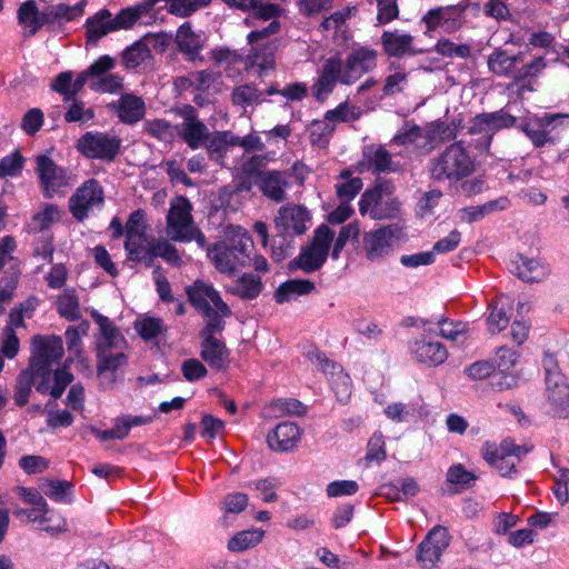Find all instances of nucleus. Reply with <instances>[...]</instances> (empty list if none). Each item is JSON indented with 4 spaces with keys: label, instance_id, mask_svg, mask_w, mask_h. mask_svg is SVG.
<instances>
[{
    "label": "nucleus",
    "instance_id": "obj_50",
    "mask_svg": "<svg viewBox=\"0 0 569 569\" xmlns=\"http://www.w3.org/2000/svg\"><path fill=\"white\" fill-rule=\"evenodd\" d=\"M134 329L144 341H150L161 335L166 327L162 319L146 317L134 322Z\"/></svg>",
    "mask_w": 569,
    "mask_h": 569
},
{
    "label": "nucleus",
    "instance_id": "obj_49",
    "mask_svg": "<svg viewBox=\"0 0 569 569\" xmlns=\"http://www.w3.org/2000/svg\"><path fill=\"white\" fill-rule=\"evenodd\" d=\"M211 0H168V12L179 18L190 17L196 11L206 8Z\"/></svg>",
    "mask_w": 569,
    "mask_h": 569
},
{
    "label": "nucleus",
    "instance_id": "obj_41",
    "mask_svg": "<svg viewBox=\"0 0 569 569\" xmlns=\"http://www.w3.org/2000/svg\"><path fill=\"white\" fill-rule=\"evenodd\" d=\"M34 385V372L32 368L28 367L19 372L14 382L13 400L18 407H24L28 401Z\"/></svg>",
    "mask_w": 569,
    "mask_h": 569
},
{
    "label": "nucleus",
    "instance_id": "obj_7",
    "mask_svg": "<svg viewBox=\"0 0 569 569\" xmlns=\"http://www.w3.org/2000/svg\"><path fill=\"white\" fill-rule=\"evenodd\" d=\"M378 64V51L367 46H353L342 62V80L351 86L365 74L373 71Z\"/></svg>",
    "mask_w": 569,
    "mask_h": 569
},
{
    "label": "nucleus",
    "instance_id": "obj_14",
    "mask_svg": "<svg viewBox=\"0 0 569 569\" xmlns=\"http://www.w3.org/2000/svg\"><path fill=\"white\" fill-rule=\"evenodd\" d=\"M310 212L303 206L281 207L278 216L274 218V230L292 236H301L308 230L307 223L310 221Z\"/></svg>",
    "mask_w": 569,
    "mask_h": 569
},
{
    "label": "nucleus",
    "instance_id": "obj_54",
    "mask_svg": "<svg viewBox=\"0 0 569 569\" xmlns=\"http://www.w3.org/2000/svg\"><path fill=\"white\" fill-rule=\"evenodd\" d=\"M86 0H81L74 6H68L64 3H59L57 6H52V16L54 21L61 22H70L80 18L84 12Z\"/></svg>",
    "mask_w": 569,
    "mask_h": 569
},
{
    "label": "nucleus",
    "instance_id": "obj_40",
    "mask_svg": "<svg viewBox=\"0 0 569 569\" xmlns=\"http://www.w3.org/2000/svg\"><path fill=\"white\" fill-rule=\"evenodd\" d=\"M486 116V112L475 116L470 121V126L468 127V133L471 136H481L477 140L476 147L480 150L487 151L489 150L490 144L492 142L493 133L491 132L490 122L487 121Z\"/></svg>",
    "mask_w": 569,
    "mask_h": 569
},
{
    "label": "nucleus",
    "instance_id": "obj_60",
    "mask_svg": "<svg viewBox=\"0 0 569 569\" xmlns=\"http://www.w3.org/2000/svg\"><path fill=\"white\" fill-rule=\"evenodd\" d=\"M487 121L490 122V129L493 136L502 130L513 127L518 128L517 118L508 113L503 108L493 112H486Z\"/></svg>",
    "mask_w": 569,
    "mask_h": 569
},
{
    "label": "nucleus",
    "instance_id": "obj_51",
    "mask_svg": "<svg viewBox=\"0 0 569 569\" xmlns=\"http://www.w3.org/2000/svg\"><path fill=\"white\" fill-rule=\"evenodd\" d=\"M162 258L168 263L172 266L181 264V257L178 253L177 248L171 244L168 240L157 239L154 237L153 250H152V264L154 263L156 258Z\"/></svg>",
    "mask_w": 569,
    "mask_h": 569
},
{
    "label": "nucleus",
    "instance_id": "obj_44",
    "mask_svg": "<svg viewBox=\"0 0 569 569\" xmlns=\"http://www.w3.org/2000/svg\"><path fill=\"white\" fill-rule=\"evenodd\" d=\"M122 63L127 69H136L140 67L147 59L151 58L149 47L138 40L122 51Z\"/></svg>",
    "mask_w": 569,
    "mask_h": 569
},
{
    "label": "nucleus",
    "instance_id": "obj_22",
    "mask_svg": "<svg viewBox=\"0 0 569 569\" xmlns=\"http://www.w3.org/2000/svg\"><path fill=\"white\" fill-rule=\"evenodd\" d=\"M91 317L99 326L102 336L97 342V351H112L113 349H121L127 345V340L119 328L108 317L99 313L97 310L91 312Z\"/></svg>",
    "mask_w": 569,
    "mask_h": 569
},
{
    "label": "nucleus",
    "instance_id": "obj_6",
    "mask_svg": "<svg viewBox=\"0 0 569 569\" xmlns=\"http://www.w3.org/2000/svg\"><path fill=\"white\" fill-rule=\"evenodd\" d=\"M78 151L88 159L112 162L121 149V140L107 132L89 131L77 141Z\"/></svg>",
    "mask_w": 569,
    "mask_h": 569
},
{
    "label": "nucleus",
    "instance_id": "obj_63",
    "mask_svg": "<svg viewBox=\"0 0 569 569\" xmlns=\"http://www.w3.org/2000/svg\"><path fill=\"white\" fill-rule=\"evenodd\" d=\"M268 163V158L264 154H253L247 159L240 168L243 176L253 177L254 180L261 178L267 170H263Z\"/></svg>",
    "mask_w": 569,
    "mask_h": 569
},
{
    "label": "nucleus",
    "instance_id": "obj_17",
    "mask_svg": "<svg viewBox=\"0 0 569 569\" xmlns=\"http://www.w3.org/2000/svg\"><path fill=\"white\" fill-rule=\"evenodd\" d=\"M191 211L192 204L184 196H178L170 202V208L167 214V224L168 229L174 233V240L179 238L181 233L194 226Z\"/></svg>",
    "mask_w": 569,
    "mask_h": 569
},
{
    "label": "nucleus",
    "instance_id": "obj_5",
    "mask_svg": "<svg viewBox=\"0 0 569 569\" xmlns=\"http://www.w3.org/2000/svg\"><path fill=\"white\" fill-rule=\"evenodd\" d=\"M279 21H271L266 28L261 30H252L248 33L247 40L250 49L247 54V61L250 66L257 67L261 70H267L274 66V52L277 43L273 40H267L271 34L279 31Z\"/></svg>",
    "mask_w": 569,
    "mask_h": 569
},
{
    "label": "nucleus",
    "instance_id": "obj_25",
    "mask_svg": "<svg viewBox=\"0 0 569 569\" xmlns=\"http://www.w3.org/2000/svg\"><path fill=\"white\" fill-rule=\"evenodd\" d=\"M526 58L525 52L509 54L507 50L501 48L495 49L488 57V69L498 77L512 78L517 66Z\"/></svg>",
    "mask_w": 569,
    "mask_h": 569
},
{
    "label": "nucleus",
    "instance_id": "obj_3",
    "mask_svg": "<svg viewBox=\"0 0 569 569\" xmlns=\"http://www.w3.org/2000/svg\"><path fill=\"white\" fill-rule=\"evenodd\" d=\"M395 184L391 180L377 178L372 188L367 189L358 202L359 212L365 216L368 211L372 219H391L400 212L401 202L393 197Z\"/></svg>",
    "mask_w": 569,
    "mask_h": 569
},
{
    "label": "nucleus",
    "instance_id": "obj_27",
    "mask_svg": "<svg viewBox=\"0 0 569 569\" xmlns=\"http://www.w3.org/2000/svg\"><path fill=\"white\" fill-rule=\"evenodd\" d=\"M413 37L410 33H400L398 30H386L381 36V44L388 57L402 58L407 54L418 53L412 48Z\"/></svg>",
    "mask_w": 569,
    "mask_h": 569
},
{
    "label": "nucleus",
    "instance_id": "obj_20",
    "mask_svg": "<svg viewBox=\"0 0 569 569\" xmlns=\"http://www.w3.org/2000/svg\"><path fill=\"white\" fill-rule=\"evenodd\" d=\"M509 270L526 282H540L545 280L550 272L547 264L521 253H517L516 259L510 262Z\"/></svg>",
    "mask_w": 569,
    "mask_h": 569
},
{
    "label": "nucleus",
    "instance_id": "obj_55",
    "mask_svg": "<svg viewBox=\"0 0 569 569\" xmlns=\"http://www.w3.org/2000/svg\"><path fill=\"white\" fill-rule=\"evenodd\" d=\"M365 156L368 158V167L372 169L373 173L380 174L391 169L392 156L383 146H379L371 156L368 153Z\"/></svg>",
    "mask_w": 569,
    "mask_h": 569
},
{
    "label": "nucleus",
    "instance_id": "obj_59",
    "mask_svg": "<svg viewBox=\"0 0 569 569\" xmlns=\"http://www.w3.org/2000/svg\"><path fill=\"white\" fill-rule=\"evenodd\" d=\"M360 112L357 107H349L348 101L339 103L335 109L327 110L325 119L331 122H349L358 120Z\"/></svg>",
    "mask_w": 569,
    "mask_h": 569
},
{
    "label": "nucleus",
    "instance_id": "obj_48",
    "mask_svg": "<svg viewBox=\"0 0 569 569\" xmlns=\"http://www.w3.org/2000/svg\"><path fill=\"white\" fill-rule=\"evenodd\" d=\"M264 101L263 94L253 84L238 86L232 91V102L236 106L249 107Z\"/></svg>",
    "mask_w": 569,
    "mask_h": 569
},
{
    "label": "nucleus",
    "instance_id": "obj_43",
    "mask_svg": "<svg viewBox=\"0 0 569 569\" xmlns=\"http://www.w3.org/2000/svg\"><path fill=\"white\" fill-rule=\"evenodd\" d=\"M470 6L479 8L478 3H472L470 0H461L455 6L446 7L441 27L448 32L460 29L462 26L461 17Z\"/></svg>",
    "mask_w": 569,
    "mask_h": 569
},
{
    "label": "nucleus",
    "instance_id": "obj_13",
    "mask_svg": "<svg viewBox=\"0 0 569 569\" xmlns=\"http://www.w3.org/2000/svg\"><path fill=\"white\" fill-rule=\"evenodd\" d=\"M179 114L183 119L178 130L179 137L192 150L203 147L208 138H210L211 132L199 119L198 110L191 104H184Z\"/></svg>",
    "mask_w": 569,
    "mask_h": 569
},
{
    "label": "nucleus",
    "instance_id": "obj_24",
    "mask_svg": "<svg viewBox=\"0 0 569 569\" xmlns=\"http://www.w3.org/2000/svg\"><path fill=\"white\" fill-rule=\"evenodd\" d=\"M413 358L427 367L442 365L448 358L445 345L439 341L416 340L411 347Z\"/></svg>",
    "mask_w": 569,
    "mask_h": 569
},
{
    "label": "nucleus",
    "instance_id": "obj_57",
    "mask_svg": "<svg viewBox=\"0 0 569 569\" xmlns=\"http://www.w3.org/2000/svg\"><path fill=\"white\" fill-rule=\"evenodd\" d=\"M442 552V550L432 546L431 542L422 540L418 547L417 561L423 569H432L440 560Z\"/></svg>",
    "mask_w": 569,
    "mask_h": 569
},
{
    "label": "nucleus",
    "instance_id": "obj_21",
    "mask_svg": "<svg viewBox=\"0 0 569 569\" xmlns=\"http://www.w3.org/2000/svg\"><path fill=\"white\" fill-rule=\"evenodd\" d=\"M200 357L213 370L226 371L230 363V351L226 343L217 338H201Z\"/></svg>",
    "mask_w": 569,
    "mask_h": 569
},
{
    "label": "nucleus",
    "instance_id": "obj_56",
    "mask_svg": "<svg viewBox=\"0 0 569 569\" xmlns=\"http://www.w3.org/2000/svg\"><path fill=\"white\" fill-rule=\"evenodd\" d=\"M490 308L491 311L487 318V325L489 332L495 335L508 327L510 317L506 308L503 306H500L499 302L490 305Z\"/></svg>",
    "mask_w": 569,
    "mask_h": 569
},
{
    "label": "nucleus",
    "instance_id": "obj_19",
    "mask_svg": "<svg viewBox=\"0 0 569 569\" xmlns=\"http://www.w3.org/2000/svg\"><path fill=\"white\" fill-rule=\"evenodd\" d=\"M176 43L179 51L186 56L187 61H204L203 57L200 54L204 41L200 34L193 31L191 22L186 21L178 28Z\"/></svg>",
    "mask_w": 569,
    "mask_h": 569
},
{
    "label": "nucleus",
    "instance_id": "obj_23",
    "mask_svg": "<svg viewBox=\"0 0 569 569\" xmlns=\"http://www.w3.org/2000/svg\"><path fill=\"white\" fill-rule=\"evenodd\" d=\"M546 383V398L552 411L559 418H569V383L566 377Z\"/></svg>",
    "mask_w": 569,
    "mask_h": 569
},
{
    "label": "nucleus",
    "instance_id": "obj_46",
    "mask_svg": "<svg viewBox=\"0 0 569 569\" xmlns=\"http://www.w3.org/2000/svg\"><path fill=\"white\" fill-rule=\"evenodd\" d=\"M292 234L276 231L271 244V258L276 263L282 262L290 257L295 249L296 243Z\"/></svg>",
    "mask_w": 569,
    "mask_h": 569
},
{
    "label": "nucleus",
    "instance_id": "obj_34",
    "mask_svg": "<svg viewBox=\"0 0 569 569\" xmlns=\"http://www.w3.org/2000/svg\"><path fill=\"white\" fill-rule=\"evenodd\" d=\"M227 6L239 9L241 11H253L256 18L262 20L277 21L280 16L281 8L279 4L262 2L261 0H222Z\"/></svg>",
    "mask_w": 569,
    "mask_h": 569
},
{
    "label": "nucleus",
    "instance_id": "obj_47",
    "mask_svg": "<svg viewBox=\"0 0 569 569\" xmlns=\"http://www.w3.org/2000/svg\"><path fill=\"white\" fill-rule=\"evenodd\" d=\"M263 537L261 530H243L236 533L228 541V549L233 552H241L257 546Z\"/></svg>",
    "mask_w": 569,
    "mask_h": 569
},
{
    "label": "nucleus",
    "instance_id": "obj_4",
    "mask_svg": "<svg viewBox=\"0 0 569 569\" xmlns=\"http://www.w3.org/2000/svg\"><path fill=\"white\" fill-rule=\"evenodd\" d=\"M560 113L530 116L521 120L518 129L525 133L535 148L553 146L558 142V127L562 123Z\"/></svg>",
    "mask_w": 569,
    "mask_h": 569
},
{
    "label": "nucleus",
    "instance_id": "obj_29",
    "mask_svg": "<svg viewBox=\"0 0 569 569\" xmlns=\"http://www.w3.org/2000/svg\"><path fill=\"white\" fill-rule=\"evenodd\" d=\"M256 186L263 196L269 199L281 202L286 198L284 189L288 187L287 173L279 170H267L266 173L254 180Z\"/></svg>",
    "mask_w": 569,
    "mask_h": 569
},
{
    "label": "nucleus",
    "instance_id": "obj_53",
    "mask_svg": "<svg viewBox=\"0 0 569 569\" xmlns=\"http://www.w3.org/2000/svg\"><path fill=\"white\" fill-rule=\"evenodd\" d=\"M435 51L442 57L466 59L471 54V47L467 43L456 44L449 39H440L435 46Z\"/></svg>",
    "mask_w": 569,
    "mask_h": 569
},
{
    "label": "nucleus",
    "instance_id": "obj_42",
    "mask_svg": "<svg viewBox=\"0 0 569 569\" xmlns=\"http://www.w3.org/2000/svg\"><path fill=\"white\" fill-rule=\"evenodd\" d=\"M40 489L43 495L57 502H70L72 483L67 480H52L44 479L40 483Z\"/></svg>",
    "mask_w": 569,
    "mask_h": 569
},
{
    "label": "nucleus",
    "instance_id": "obj_32",
    "mask_svg": "<svg viewBox=\"0 0 569 569\" xmlns=\"http://www.w3.org/2000/svg\"><path fill=\"white\" fill-rule=\"evenodd\" d=\"M209 159L223 167L227 153L236 147L234 133L230 130L214 131L204 144Z\"/></svg>",
    "mask_w": 569,
    "mask_h": 569
},
{
    "label": "nucleus",
    "instance_id": "obj_31",
    "mask_svg": "<svg viewBox=\"0 0 569 569\" xmlns=\"http://www.w3.org/2000/svg\"><path fill=\"white\" fill-rule=\"evenodd\" d=\"M547 68V61L543 56H538L529 61L523 58L513 76V82L519 84L521 89L532 90V84Z\"/></svg>",
    "mask_w": 569,
    "mask_h": 569
},
{
    "label": "nucleus",
    "instance_id": "obj_26",
    "mask_svg": "<svg viewBox=\"0 0 569 569\" xmlns=\"http://www.w3.org/2000/svg\"><path fill=\"white\" fill-rule=\"evenodd\" d=\"M327 259L326 253L307 244L301 247L299 254L288 262V270L289 272L301 270L308 274L313 273L325 266Z\"/></svg>",
    "mask_w": 569,
    "mask_h": 569
},
{
    "label": "nucleus",
    "instance_id": "obj_28",
    "mask_svg": "<svg viewBox=\"0 0 569 569\" xmlns=\"http://www.w3.org/2000/svg\"><path fill=\"white\" fill-rule=\"evenodd\" d=\"M153 242L154 237L149 234L124 240L123 248L127 260L142 263L146 268L152 267Z\"/></svg>",
    "mask_w": 569,
    "mask_h": 569
},
{
    "label": "nucleus",
    "instance_id": "obj_58",
    "mask_svg": "<svg viewBox=\"0 0 569 569\" xmlns=\"http://www.w3.org/2000/svg\"><path fill=\"white\" fill-rule=\"evenodd\" d=\"M359 233L360 229L357 222L342 226L333 242V248L331 250L332 260H338L348 240L358 238Z\"/></svg>",
    "mask_w": 569,
    "mask_h": 569
},
{
    "label": "nucleus",
    "instance_id": "obj_12",
    "mask_svg": "<svg viewBox=\"0 0 569 569\" xmlns=\"http://www.w3.org/2000/svg\"><path fill=\"white\" fill-rule=\"evenodd\" d=\"M397 224H389L368 231L363 234L362 247L369 261H381L393 250V242L398 237Z\"/></svg>",
    "mask_w": 569,
    "mask_h": 569
},
{
    "label": "nucleus",
    "instance_id": "obj_45",
    "mask_svg": "<svg viewBox=\"0 0 569 569\" xmlns=\"http://www.w3.org/2000/svg\"><path fill=\"white\" fill-rule=\"evenodd\" d=\"M127 363L128 357L123 352L97 351V373L99 376L106 372L116 373L119 368L127 366Z\"/></svg>",
    "mask_w": 569,
    "mask_h": 569
},
{
    "label": "nucleus",
    "instance_id": "obj_10",
    "mask_svg": "<svg viewBox=\"0 0 569 569\" xmlns=\"http://www.w3.org/2000/svg\"><path fill=\"white\" fill-rule=\"evenodd\" d=\"M36 172L46 199H51L62 188L69 186L67 169L59 167L49 156L36 157Z\"/></svg>",
    "mask_w": 569,
    "mask_h": 569
},
{
    "label": "nucleus",
    "instance_id": "obj_62",
    "mask_svg": "<svg viewBox=\"0 0 569 569\" xmlns=\"http://www.w3.org/2000/svg\"><path fill=\"white\" fill-rule=\"evenodd\" d=\"M333 238L335 232L327 224L322 223L313 231V237L309 244L329 256Z\"/></svg>",
    "mask_w": 569,
    "mask_h": 569
},
{
    "label": "nucleus",
    "instance_id": "obj_38",
    "mask_svg": "<svg viewBox=\"0 0 569 569\" xmlns=\"http://www.w3.org/2000/svg\"><path fill=\"white\" fill-rule=\"evenodd\" d=\"M263 289V283L259 276L253 273H243L240 276L229 292L242 300H254Z\"/></svg>",
    "mask_w": 569,
    "mask_h": 569
},
{
    "label": "nucleus",
    "instance_id": "obj_33",
    "mask_svg": "<svg viewBox=\"0 0 569 569\" xmlns=\"http://www.w3.org/2000/svg\"><path fill=\"white\" fill-rule=\"evenodd\" d=\"M117 116L122 123L134 124L139 122L146 113L144 101L134 94L124 93L118 100L117 106H113Z\"/></svg>",
    "mask_w": 569,
    "mask_h": 569
},
{
    "label": "nucleus",
    "instance_id": "obj_61",
    "mask_svg": "<svg viewBox=\"0 0 569 569\" xmlns=\"http://www.w3.org/2000/svg\"><path fill=\"white\" fill-rule=\"evenodd\" d=\"M24 158L20 151H14L0 159V177H17L21 173Z\"/></svg>",
    "mask_w": 569,
    "mask_h": 569
},
{
    "label": "nucleus",
    "instance_id": "obj_8",
    "mask_svg": "<svg viewBox=\"0 0 569 569\" xmlns=\"http://www.w3.org/2000/svg\"><path fill=\"white\" fill-rule=\"evenodd\" d=\"M104 203V191L97 179H88L80 184L69 198V211L72 217L82 222L89 217L94 207H102Z\"/></svg>",
    "mask_w": 569,
    "mask_h": 569
},
{
    "label": "nucleus",
    "instance_id": "obj_39",
    "mask_svg": "<svg viewBox=\"0 0 569 569\" xmlns=\"http://www.w3.org/2000/svg\"><path fill=\"white\" fill-rule=\"evenodd\" d=\"M57 311L60 317L69 320L77 321L81 317L79 297L74 289H64L57 299Z\"/></svg>",
    "mask_w": 569,
    "mask_h": 569
},
{
    "label": "nucleus",
    "instance_id": "obj_30",
    "mask_svg": "<svg viewBox=\"0 0 569 569\" xmlns=\"http://www.w3.org/2000/svg\"><path fill=\"white\" fill-rule=\"evenodd\" d=\"M84 28L87 46H96L104 36L114 31L110 10L104 8L87 18Z\"/></svg>",
    "mask_w": 569,
    "mask_h": 569
},
{
    "label": "nucleus",
    "instance_id": "obj_11",
    "mask_svg": "<svg viewBox=\"0 0 569 569\" xmlns=\"http://www.w3.org/2000/svg\"><path fill=\"white\" fill-rule=\"evenodd\" d=\"M63 357L62 339L59 336L36 335L32 338V352L29 367L34 370L51 369Z\"/></svg>",
    "mask_w": 569,
    "mask_h": 569
},
{
    "label": "nucleus",
    "instance_id": "obj_52",
    "mask_svg": "<svg viewBox=\"0 0 569 569\" xmlns=\"http://www.w3.org/2000/svg\"><path fill=\"white\" fill-rule=\"evenodd\" d=\"M148 224L146 221V212L142 209L132 211L126 222V239L139 238L148 234Z\"/></svg>",
    "mask_w": 569,
    "mask_h": 569
},
{
    "label": "nucleus",
    "instance_id": "obj_36",
    "mask_svg": "<svg viewBox=\"0 0 569 569\" xmlns=\"http://www.w3.org/2000/svg\"><path fill=\"white\" fill-rule=\"evenodd\" d=\"M510 204L507 197H500L495 200H490L480 206H470L460 210V219L467 223H473L482 220L486 216L491 214L496 211L506 210Z\"/></svg>",
    "mask_w": 569,
    "mask_h": 569
},
{
    "label": "nucleus",
    "instance_id": "obj_35",
    "mask_svg": "<svg viewBox=\"0 0 569 569\" xmlns=\"http://www.w3.org/2000/svg\"><path fill=\"white\" fill-rule=\"evenodd\" d=\"M477 476L463 468L462 465H452L447 472L448 487L442 489L445 495L455 496L471 488Z\"/></svg>",
    "mask_w": 569,
    "mask_h": 569
},
{
    "label": "nucleus",
    "instance_id": "obj_2",
    "mask_svg": "<svg viewBox=\"0 0 569 569\" xmlns=\"http://www.w3.org/2000/svg\"><path fill=\"white\" fill-rule=\"evenodd\" d=\"M475 170V162L462 141L448 146L439 156L430 159L429 173L435 181H458Z\"/></svg>",
    "mask_w": 569,
    "mask_h": 569
},
{
    "label": "nucleus",
    "instance_id": "obj_16",
    "mask_svg": "<svg viewBox=\"0 0 569 569\" xmlns=\"http://www.w3.org/2000/svg\"><path fill=\"white\" fill-rule=\"evenodd\" d=\"M302 429L291 421L278 423L267 436V443L272 451H292L299 443Z\"/></svg>",
    "mask_w": 569,
    "mask_h": 569
},
{
    "label": "nucleus",
    "instance_id": "obj_9",
    "mask_svg": "<svg viewBox=\"0 0 569 569\" xmlns=\"http://www.w3.org/2000/svg\"><path fill=\"white\" fill-rule=\"evenodd\" d=\"M186 295L190 305L202 316H209L212 312L210 303L213 305L220 316L230 317L232 315L230 307L211 283L198 279L186 288Z\"/></svg>",
    "mask_w": 569,
    "mask_h": 569
},
{
    "label": "nucleus",
    "instance_id": "obj_64",
    "mask_svg": "<svg viewBox=\"0 0 569 569\" xmlns=\"http://www.w3.org/2000/svg\"><path fill=\"white\" fill-rule=\"evenodd\" d=\"M141 18V11L133 7L121 9L116 17H111L114 31L130 29Z\"/></svg>",
    "mask_w": 569,
    "mask_h": 569
},
{
    "label": "nucleus",
    "instance_id": "obj_37",
    "mask_svg": "<svg viewBox=\"0 0 569 569\" xmlns=\"http://www.w3.org/2000/svg\"><path fill=\"white\" fill-rule=\"evenodd\" d=\"M316 289L313 281L309 279H289L276 289L274 300L277 303H284L295 297L306 296Z\"/></svg>",
    "mask_w": 569,
    "mask_h": 569
},
{
    "label": "nucleus",
    "instance_id": "obj_15",
    "mask_svg": "<svg viewBox=\"0 0 569 569\" xmlns=\"http://www.w3.org/2000/svg\"><path fill=\"white\" fill-rule=\"evenodd\" d=\"M342 80V61L338 57L328 58L312 86V94L318 102H323L335 90L336 84Z\"/></svg>",
    "mask_w": 569,
    "mask_h": 569
},
{
    "label": "nucleus",
    "instance_id": "obj_18",
    "mask_svg": "<svg viewBox=\"0 0 569 569\" xmlns=\"http://www.w3.org/2000/svg\"><path fill=\"white\" fill-rule=\"evenodd\" d=\"M533 450L532 445H517L515 439L508 437L498 446L496 442L486 441L482 446V458L486 462H496L507 457H515L521 460L527 453Z\"/></svg>",
    "mask_w": 569,
    "mask_h": 569
},
{
    "label": "nucleus",
    "instance_id": "obj_1",
    "mask_svg": "<svg viewBox=\"0 0 569 569\" xmlns=\"http://www.w3.org/2000/svg\"><path fill=\"white\" fill-rule=\"evenodd\" d=\"M253 250L254 243L247 229L228 224L221 240L207 249V256L220 273L233 276L238 268L250 264Z\"/></svg>",
    "mask_w": 569,
    "mask_h": 569
}]
</instances>
